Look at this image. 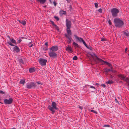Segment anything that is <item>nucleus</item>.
Returning a JSON list of instances; mask_svg holds the SVG:
<instances>
[{
  "mask_svg": "<svg viewBox=\"0 0 129 129\" xmlns=\"http://www.w3.org/2000/svg\"><path fill=\"white\" fill-rule=\"evenodd\" d=\"M51 106H52L50 105L48 106V108L49 110L52 111V114H53L55 112L54 109L55 110H57L58 109V108L57 107V104L55 102H52Z\"/></svg>",
  "mask_w": 129,
  "mask_h": 129,
  "instance_id": "2",
  "label": "nucleus"
},
{
  "mask_svg": "<svg viewBox=\"0 0 129 129\" xmlns=\"http://www.w3.org/2000/svg\"><path fill=\"white\" fill-rule=\"evenodd\" d=\"M18 21L20 23L22 24L23 25H24L26 24V21L25 20H19Z\"/></svg>",
  "mask_w": 129,
  "mask_h": 129,
  "instance_id": "22",
  "label": "nucleus"
},
{
  "mask_svg": "<svg viewBox=\"0 0 129 129\" xmlns=\"http://www.w3.org/2000/svg\"><path fill=\"white\" fill-rule=\"evenodd\" d=\"M53 3L54 5L55 6H56L57 5V3H56V2L55 1H54L53 2Z\"/></svg>",
  "mask_w": 129,
  "mask_h": 129,
  "instance_id": "43",
  "label": "nucleus"
},
{
  "mask_svg": "<svg viewBox=\"0 0 129 129\" xmlns=\"http://www.w3.org/2000/svg\"><path fill=\"white\" fill-rule=\"evenodd\" d=\"M113 76L112 75H111V78H113Z\"/></svg>",
  "mask_w": 129,
  "mask_h": 129,
  "instance_id": "58",
  "label": "nucleus"
},
{
  "mask_svg": "<svg viewBox=\"0 0 129 129\" xmlns=\"http://www.w3.org/2000/svg\"><path fill=\"white\" fill-rule=\"evenodd\" d=\"M8 37L10 41H11V42L12 43H13L15 45H16L17 44V43L16 41L13 39L11 38L9 36H7Z\"/></svg>",
  "mask_w": 129,
  "mask_h": 129,
  "instance_id": "17",
  "label": "nucleus"
},
{
  "mask_svg": "<svg viewBox=\"0 0 129 129\" xmlns=\"http://www.w3.org/2000/svg\"><path fill=\"white\" fill-rule=\"evenodd\" d=\"M67 2L68 3H70L71 2V0H66Z\"/></svg>",
  "mask_w": 129,
  "mask_h": 129,
  "instance_id": "49",
  "label": "nucleus"
},
{
  "mask_svg": "<svg viewBox=\"0 0 129 129\" xmlns=\"http://www.w3.org/2000/svg\"><path fill=\"white\" fill-rule=\"evenodd\" d=\"M118 78L121 80H123L128 83L127 86L129 89V79L127 77L125 78V76L120 74L118 75Z\"/></svg>",
  "mask_w": 129,
  "mask_h": 129,
  "instance_id": "4",
  "label": "nucleus"
},
{
  "mask_svg": "<svg viewBox=\"0 0 129 129\" xmlns=\"http://www.w3.org/2000/svg\"><path fill=\"white\" fill-rule=\"evenodd\" d=\"M37 83L38 84H41V85L43 84V83L40 81L37 82Z\"/></svg>",
  "mask_w": 129,
  "mask_h": 129,
  "instance_id": "38",
  "label": "nucleus"
},
{
  "mask_svg": "<svg viewBox=\"0 0 129 129\" xmlns=\"http://www.w3.org/2000/svg\"><path fill=\"white\" fill-rule=\"evenodd\" d=\"M50 49L51 51L55 52L58 50V48L57 46H54L50 48Z\"/></svg>",
  "mask_w": 129,
  "mask_h": 129,
  "instance_id": "14",
  "label": "nucleus"
},
{
  "mask_svg": "<svg viewBox=\"0 0 129 129\" xmlns=\"http://www.w3.org/2000/svg\"><path fill=\"white\" fill-rule=\"evenodd\" d=\"M74 36L76 39V41H79L80 43L82 42L83 44L85 42V41L82 38L79 37L76 35H74Z\"/></svg>",
  "mask_w": 129,
  "mask_h": 129,
  "instance_id": "13",
  "label": "nucleus"
},
{
  "mask_svg": "<svg viewBox=\"0 0 129 129\" xmlns=\"http://www.w3.org/2000/svg\"><path fill=\"white\" fill-rule=\"evenodd\" d=\"M90 88H94V89H95V88L93 87V86H90Z\"/></svg>",
  "mask_w": 129,
  "mask_h": 129,
  "instance_id": "50",
  "label": "nucleus"
},
{
  "mask_svg": "<svg viewBox=\"0 0 129 129\" xmlns=\"http://www.w3.org/2000/svg\"><path fill=\"white\" fill-rule=\"evenodd\" d=\"M48 54L50 57L51 58H55L57 57V54L55 52L51 51V50H50V52H48Z\"/></svg>",
  "mask_w": 129,
  "mask_h": 129,
  "instance_id": "8",
  "label": "nucleus"
},
{
  "mask_svg": "<svg viewBox=\"0 0 129 129\" xmlns=\"http://www.w3.org/2000/svg\"><path fill=\"white\" fill-rule=\"evenodd\" d=\"M0 94H6V93L4 91H2V90H0Z\"/></svg>",
  "mask_w": 129,
  "mask_h": 129,
  "instance_id": "34",
  "label": "nucleus"
},
{
  "mask_svg": "<svg viewBox=\"0 0 129 129\" xmlns=\"http://www.w3.org/2000/svg\"><path fill=\"white\" fill-rule=\"evenodd\" d=\"M18 61L20 64H23L24 63V62L23 60L21 59L20 58L19 59Z\"/></svg>",
  "mask_w": 129,
  "mask_h": 129,
  "instance_id": "27",
  "label": "nucleus"
},
{
  "mask_svg": "<svg viewBox=\"0 0 129 129\" xmlns=\"http://www.w3.org/2000/svg\"><path fill=\"white\" fill-rule=\"evenodd\" d=\"M22 41V40L21 39H19L18 40V43H20Z\"/></svg>",
  "mask_w": 129,
  "mask_h": 129,
  "instance_id": "46",
  "label": "nucleus"
},
{
  "mask_svg": "<svg viewBox=\"0 0 129 129\" xmlns=\"http://www.w3.org/2000/svg\"><path fill=\"white\" fill-rule=\"evenodd\" d=\"M83 44L87 48L90 49L91 50H92V49L91 47L90 46H88L85 43V42Z\"/></svg>",
  "mask_w": 129,
  "mask_h": 129,
  "instance_id": "23",
  "label": "nucleus"
},
{
  "mask_svg": "<svg viewBox=\"0 0 129 129\" xmlns=\"http://www.w3.org/2000/svg\"><path fill=\"white\" fill-rule=\"evenodd\" d=\"M112 14L113 17H116L118 15V14L119 12V11L118 9L114 8L111 10Z\"/></svg>",
  "mask_w": 129,
  "mask_h": 129,
  "instance_id": "6",
  "label": "nucleus"
},
{
  "mask_svg": "<svg viewBox=\"0 0 129 129\" xmlns=\"http://www.w3.org/2000/svg\"><path fill=\"white\" fill-rule=\"evenodd\" d=\"M47 0H37V2L41 4H44L46 2Z\"/></svg>",
  "mask_w": 129,
  "mask_h": 129,
  "instance_id": "19",
  "label": "nucleus"
},
{
  "mask_svg": "<svg viewBox=\"0 0 129 129\" xmlns=\"http://www.w3.org/2000/svg\"><path fill=\"white\" fill-rule=\"evenodd\" d=\"M90 111L94 113L97 114V112L95 111L92 110H91Z\"/></svg>",
  "mask_w": 129,
  "mask_h": 129,
  "instance_id": "39",
  "label": "nucleus"
},
{
  "mask_svg": "<svg viewBox=\"0 0 129 129\" xmlns=\"http://www.w3.org/2000/svg\"><path fill=\"white\" fill-rule=\"evenodd\" d=\"M33 44H31V45H29V47H30V48H31V47H32L33 46Z\"/></svg>",
  "mask_w": 129,
  "mask_h": 129,
  "instance_id": "52",
  "label": "nucleus"
},
{
  "mask_svg": "<svg viewBox=\"0 0 129 129\" xmlns=\"http://www.w3.org/2000/svg\"><path fill=\"white\" fill-rule=\"evenodd\" d=\"M71 28H67L66 31L68 35L70 36L72 34V33L71 30L70 29Z\"/></svg>",
  "mask_w": 129,
  "mask_h": 129,
  "instance_id": "18",
  "label": "nucleus"
},
{
  "mask_svg": "<svg viewBox=\"0 0 129 129\" xmlns=\"http://www.w3.org/2000/svg\"><path fill=\"white\" fill-rule=\"evenodd\" d=\"M100 63L102 64H106V65H108V64H109V63L106 61H104L97 57V63Z\"/></svg>",
  "mask_w": 129,
  "mask_h": 129,
  "instance_id": "12",
  "label": "nucleus"
},
{
  "mask_svg": "<svg viewBox=\"0 0 129 129\" xmlns=\"http://www.w3.org/2000/svg\"><path fill=\"white\" fill-rule=\"evenodd\" d=\"M35 69L34 67L30 68L29 69V71L30 73L34 72L35 71Z\"/></svg>",
  "mask_w": 129,
  "mask_h": 129,
  "instance_id": "20",
  "label": "nucleus"
},
{
  "mask_svg": "<svg viewBox=\"0 0 129 129\" xmlns=\"http://www.w3.org/2000/svg\"><path fill=\"white\" fill-rule=\"evenodd\" d=\"M101 41H105V39L104 38H102L101 39Z\"/></svg>",
  "mask_w": 129,
  "mask_h": 129,
  "instance_id": "48",
  "label": "nucleus"
},
{
  "mask_svg": "<svg viewBox=\"0 0 129 129\" xmlns=\"http://www.w3.org/2000/svg\"><path fill=\"white\" fill-rule=\"evenodd\" d=\"M13 102V99L11 98H10L9 99H6L4 100V103L5 104H10Z\"/></svg>",
  "mask_w": 129,
  "mask_h": 129,
  "instance_id": "11",
  "label": "nucleus"
},
{
  "mask_svg": "<svg viewBox=\"0 0 129 129\" xmlns=\"http://www.w3.org/2000/svg\"><path fill=\"white\" fill-rule=\"evenodd\" d=\"M54 18L57 21H59V18H58V17L57 16H54Z\"/></svg>",
  "mask_w": 129,
  "mask_h": 129,
  "instance_id": "33",
  "label": "nucleus"
},
{
  "mask_svg": "<svg viewBox=\"0 0 129 129\" xmlns=\"http://www.w3.org/2000/svg\"><path fill=\"white\" fill-rule=\"evenodd\" d=\"M115 100L116 102L117 103H118V101H117V99H115Z\"/></svg>",
  "mask_w": 129,
  "mask_h": 129,
  "instance_id": "53",
  "label": "nucleus"
},
{
  "mask_svg": "<svg viewBox=\"0 0 129 129\" xmlns=\"http://www.w3.org/2000/svg\"><path fill=\"white\" fill-rule=\"evenodd\" d=\"M32 43V41H31V42H29V44L28 45H30V44H31Z\"/></svg>",
  "mask_w": 129,
  "mask_h": 129,
  "instance_id": "54",
  "label": "nucleus"
},
{
  "mask_svg": "<svg viewBox=\"0 0 129 129\" xmlns=\"http://www.w3.org/2000/svg\"><path fill=\"white\" fill-rule=\"evenodd\" d=\"M20 38L22 39H23L24 38V37H20Z\"/></svg>",
  "mask_w": 129,
  "mask_h": 129,
  "instance_id": "57",
  "label": "nucleus"
},
{
  "mask_svg": "<svg viewBox=\"0 0 129 129\" xmlns=\"http://www.w3.org/2000/svg\"><path fill=\"white\" fill-rule=\"evenodd\" d=\"M66 50L67 51H68L70 53H72L73 52V48L70 46L68 45L66 49Z\"/></svg>",
  "mask_w": 129,
  "mask_h": 129,
  "instance_id": "15",
  "label": "nucleus"
},
{
  "mask_svg": "<svg viewBox=\"0 0 129 129\" xmlns=\"http://www.w3.org/2000/svg\"><path fill=\"white\" fill-rule=\"evenodd\" d=\"M101 86H102L104 88L106 87V85L104 84H102L101 85Z\"/></svg>",
  "mask_w": 129,
  "mask_h": 129,
  "instance_id": "44",
  "label": "nucleus"
},
{
  "mask_svg": "<svg viewBox=\"0 0 129 129\" xmlns=\"http://www.w3.org/2000/svg\"><path fill=\"white\" fill-rule=\"evenodd\" d=\"M97 11L100 13H102V12L103 10L102 9L100 8L98 9Z\"/></svg>",
  "mask_w": 129,
  "mask_h": 129,
  "instance_id": "36",
  "label": "nucleus"
},
{
  "mask_svg": "<svg viewBox=\"0 0 129 129\" xmlns=\"http://www.w3.org/2000/svg\"><path fill=\"white\" fill-rule=\"evenodd\" d=\"M45 45L46 46L48 47V42H46L45 44Z\"/></svg>",
  "mask_w": 129,
  "mask_h": 129,
  "instance_id": "45",
  "label": "nucleus"
},
{
  "mask_svg": "<svg viewBox=\"0 0 129 129\" xmlns=\"http://www.w3.org/2000/svg\"><path fill=\"white\" fill-rule=\"evenodd\" d=\"M113 83L114 82L112 81H108L107 82V83L109 84H111Z\"/></svg>",
  "mask_w": 129,
  "mask_h": 129,
  "instance_id": "30",
  "label": "nucleus"
},
{
  "mask_svg": "<svg viewBox=\"0 0 129 129\" xmlns=\"http://www.w3.org/2000/svg\"><path fill=\"white\" fill-rule=\"evenodd\" d=\"M105 71L106 72H108L112 71V70L111 69H107V68H106L105 69Z\"/></svg>",
  "mask_w": 129,
  "mask_h": 129,
  "instance_id": "28",
  "label": "nucleus"
},
{
  "mask_svg": "<svg viewBox=\"0 0 129 129\" xmlns=\"http://www.w3.org/2000/svg\"><path fill=\"white\" fill-rule=\"evenodd\" d=\"M64 36L65 37L68 39V40H67V42L68 44H69L71 43V41H73V39L71 36H70L68 35V34H64Z\"/></svg>",
  "mask_w": 129,
  "mask_h": 129,
  "instance_id": "10",
  "label": "nucleus"
},
{
  "mask_svg": "<svg viewBox=\"0 0 129 129\" xmlns=\"http://www.w3.org/2000/svg\"><path fill=\"white\" fill-rule=\"evenodd\" d=\"M37 85L36 84L33 82H30L26 84L25 88L30 89L32 88H36Z\"/></svg>",
  "mask_w": 129,
  "mask_h": 129,
  "instance_id": "3",
  "label": "nucleus"
},
{
  "mask_svg": "<svg viewBox=\"0 0 129 129\" xmlns=\"http://www.w3.org/2000/svg\"><path fill=\"white\" fill-rule=\"evenodd\" d=\"M0 103H1V104H3V103H2L1 102H0Z\"/></svg>",
  "mask_w": 129,
  "mask_h": 129,
  "instance_id": "62",
  "label": "nucleus"
},
{
  "mask_svg": "<svg viewBox=\"0 0 129 129\" xmlns=\"http://www.w3.org/2000/svg\"><path fill=\"white\" fill-rule=\"evenodd\" d=\"M49 22H51V24H52L53 26H54L55 24L54 23V22L53 21H51V20H50V21Z\"/></svg>",
  "mask_w": 129,
  "mask_h": 129,
  "instance_id": "32",
  "label": "nucleus"
},
{
  "mask_svg": "<svg viewBox=\"0 0 129 129\" xmlns=\"http://www.w3.org/2000/svg\"><path fill=\"white\" fill-rule=\"evenodd\" d=\"M19 83L20 84H22L23 85H24L25 83V80L23 79L21 80L20 81Z\"/></svg>",
  "mask_w": 129,
  "mask_h": 129,
  "instance_id": "26",
  "label": "nucleus"
},
{
  "mask_svg": "<svg viewBox=\"0 0 129 129\" xmlns=\"http://www.w3.org/2000/svg\"><path fill=\"white\" fill-rule=\"evenodd\" d=\"M103 127H110V126L109 125H105L103 126Z\"/></svg>",
  "mask_w": 129,
  "mask_h": 129,
  "instance_id": "41",
  "label": "nucleus"
},
{
  "mask_svg": "<svg viewBox=\"0 0 129 129\" xmlns=\"http://www.w3.org/2000/svg\"><path fill=\"white\" fill-rule=\"evenodd\" d=\"M5 129V128H3L2 129Z\"/></svg>",
  "mask_w": 129,
  "mask_h": 129,
  "instance_id": "64",
  "label": "nucleus"
},
{
  "mask_svg": "<svg viewBox=\"0 0 129 129\" xmlns=\"http://www.w3.org/2000/svg\"><path fill=\"white\" fill-rule=\"evenodd\" d=\"M115 26L117 27H121L124 24V22L119 18H115L114 20Z\"/></svg>",
  "mask_w": 129,
  "mask_h": 129,
  "instance_id": "1",
  "label": "nucleus"
},
{
  "mask_svg": "<svg viewBox=\"0 0 129 129\" xmlns=\"http://www.w3.org/2000/svg\"><path fill=\"white\" fill-rule=\"evenodd\" d=\"M73 45L74 46H75L76 47L78 48L79 47V46L78 45V44H77L74 42H73Z\"/></svg>",
  "mask_w": 129,
  "mask_h": 129,
  "instance_id": "24",
  "label": "nucleus"
},
{
  "mask_svg": "<svg viewBox=\"0 0 129 129\" xmlns=\"http://www.w3.org/2000/svg\"><path fill=\"white\" fill-rule=\"evenodd\" d=\"M43 50L45 51L47 50H48V47L46 46L45 47H44L43 48Z\"/></svg>",
  "mask_w": 129,
  "mask_h": 129,
  "instance_id": "31",
  "label": "nucleus"
},
{
  "mask_svg": "<svg viewBox=\"0 0 129 129\" xmlns=\"http://www.w3.org/2000/svg\"><path fill=\"white\" fill-rule=\"evenodd\" d=\"M47 60L43 58H40L39 60V63L41 66H44L46 65Z\"/></svg>",
  "mask_w": 129,
  "mask_h": 129,
  "instance_id": "9",
  "label": "nucleus"
},
{
  "mask_svg": "<svg viewBox=\"0 0 129 129\" xmlns=\"http://www.w3.org/2000/svg\"><path fill=\"white\" fill-rule=\"evenodd\" d=\"M10 129H16V128H11Z\"/></svg>",
  "mask_w": 129,
  "mask_h": 129,
  "instance_id": "60",
  "label": "nucleus"
},
{
  "mask_svg": "<svg viewBox=\"0 0 129 129\" xmlns=\"http://www.w3.org/2000/svg\"><path fill=\"white\" fill-rule=\"evenodd\" d=\"M119 82L120 83H123V82L121 81H119Z\"/></svg>",
  "mask_w": 129,
  "mask_h": 129,
  "instance_id": "56",
  "label": "nucleus"
},
{
  "mask_svg": "<svg viewBox=\"0 0 129 129\" xmlns=\"http://www.w3.org/2000/svg\"><path fill=\"white\" fill-rule=\"evenodd\" d=\"M89 55L88 56V57H91L93 60L94 62V63L96 65L97 64V55L94 53H89Z\"/></svg>",
  "mask_w": 129,
  "mask_h": 129,
  "instance_id": "7",
  "label": "nucleus"
},
{
  "mask_svg": "<svg viewBox=\"0 0 129 129\" xmlns=\"http://www.w3.org/2000/svg\"><path fill=\"white\" fill-rule=\"evenodd\" d=\"M127 48H126L125 49V52H126V51H127Z\"/></svg>",
  "mask_w": 129,
  "mask_h": 129,
  "instance_id": "55",
  "label": "nucleus"
},
{
  "mask_svg": "<svg viewBox=\"0 0 129 129\" xmlns=\"http://www.w3.org/2000/svg\"><path fill=\"white\" fill-rule=\"evenodd\" d=\"M94 5L95 6V8H97V3H94Z\"/></svg>",
  "mask_w": 129,
  "mask_h": 129,
  "instance_id": "51",
  "label": "nucleus"
},
{
  "mask_svg": "<svg viewBox=\"0 0 129 129\" xmlns=\"http://www.w3.org/2000/svg\"><path fill=\"white\" fill-rule=\"evenodd\" d=\"M73 59L74 60H76L78 59V58L76 56H75L74 57Z\"/></svg>",
  "mask_w": 129,
  "mask_h": 129,
  "instance_id": "35",
  "label": "nucleus"
},
{
  "mask_svg": "<svg viewBox=\"0 0 129 129\" xmlns=\"http://www.w3.org/2000/svg\"><path fill=\"white\" fill-rule=\"evenodd\" d=\"M55 27V28L58 31H59V28L58 26L56 25L55 24L53 26Z\"/></svg>",
  "mask_w": 129,
  "mask_h": 129,
  "instance_id": "25",
  "label": "nucleus"
},
{
  "mask_svg": "<svg viewBox=\"0 0 129 129\" xmlns=\"http://www.w3.org/2000/svg\"><path fill=\"white\" fill-rule=\"evenodd\" d=\"M97 85H99L98 83H97Z\"/></svg>",
  "mask_w": 129,
  "mask_h": 129,
  "instance_id": "63",
  "label": "nucleus"
},
{
  "mask_svg": "<svg viewBox=\"0 0 129 129\" xmlns=\"http://www.w3.org/2000/svg\"><path fill=\"white\" fill-rule=\"evenodd\" d=\"M79 108L80 109L82 110L83 109V107L81 106H79Z\"/></svg>",
  "mask_w": 129,
  "mask_h": 129,
  "instance_id": "47",
  "label": "nucleus"
},
{
  "mask_svg": "<svg viewBox=\"0 0 129 129\" xmlns=\"http://www.w3.org/2000/svg\"><path fill=\"white\" fill-rule=\"evenodd\" d=\"M124 34L126 36H129V33H126L125 31L123 32Z\"/></svg>",
  "mask_w": 129,
  "mask_h": 129,
  "instance_id": "29",
  "label": "nucleus"
},
{
  "mask_svg": "<svg viewBox=\"0 0 129 129\" xmlns=\"http://www.w3.org/2000/svg\"><path fill=\"white\" fill-rule=\"evenodd\" d=\"M43 7L44 8H46V6H44Z\"/></svg>",
  "mask_w": 129,
  "mask_h": 129,
  "instance_id": "59",
  "label": "nucleus"
},
{
  "mask_svg": "<svg viewBox=\"0 0 129 129\" xmlns=\"http://www.w3.org/2000/svg\"><path fill=\"white\" fill-rule=\"evenodd\" d=\"M7 43L8 44L11 46L14 47L13 48V51H15L16 53H19L20 52V49L17 46L15 45L10 41L7 42Z\"/></svg>",
  "mask_w": 129,
  "mask_h": 129,
  "instance_id": "5",
  "label": "nucleus"
},
{
  "mask_svg": "<svg viewBox=\"0 0 129 129\" xmlns=\"http://www.w3.org/2000/svg\"><path fill=\"white\" fill-rule=\"evenodd\" d=\"M66 11H64L62 10H60L59 11V14H61L62 15H65L66 14Z\"/></svg>",
  "mask_w": 129,
  "mask_h": 129,
  "instance_id": "21",
  "label": "nucleus"
},
{
  "mask_svg": "<svg viewBox=\"0 0 129 129\" xmlns=\"http://www.w3.org/2000/svg\"><path fill=\"white\" fill-rule=\"evenodd\" d=\"M66 25L67 28H71V21L68 20L67 19H66Z\"/></svg>",
  "mask_w": 129,
  "mask_h": 129,
  "instance_id": "16",
  "label": "nucleus"
},
{
  "mask_svg": "<svg viewBox=\"0 0 129 129\" xmlns=\"http://www.w3.org/2000/svg\"><path fill=\"white\" fill-rule=\"evenodd\" d=\"M69 8H70L69 10H70V11L72 12L73 10V8L72 6L70 5L69 7Z\"/></svg>",
  "mask_w": 129,
  "mask_h": 129,
  "instance_id": "37",
  "label": "nucleus"
},
{
  "mask_svg": "<svg viewBox=\"0 0 129 129\" xmlns=\"http://www.w3.org/2000/svg\"><path fill=\"white\" fill-rule=\"evenodd\" d=\"M108 21L109 24L110 25H111L112 24V23L111 22L110 20H109Z\"/></svg>",
  "mask_w": 129,
  "mask_h": 129,
  "instance_id": "40",
  "label": "nucleus"
},
{
  "mask_svg": "<svg viewBox=\"0 0 129 129\" xmlns=\"http://www.w3.org/2000/svg\"><path fill=\"white\" fill-rule=\"evenodd\" d=\"M50 3L51 4H52V2H51V1L50 2Z\"/></svg>",
  "mask_w": 129,
  "mask_h": 129,
  "instance_id": "61",
  "label": "nucleus"
},
{
  "mask_svg": "<svg viewBox=\"0 0 129 129\" xmlns=\"http://www.w3.org/2000/svg\"><path fill=\"white\" fill-rule=\"evenodd\" d=\"M108 66L109 67H110L111 68H112V65L110 63H109V64H108Z\"/></svg>",
  "mask_w": 129,
  "mask_h": 129,
  "instance_id": "42",
  "label": "nucleus"
}]
</instances>
